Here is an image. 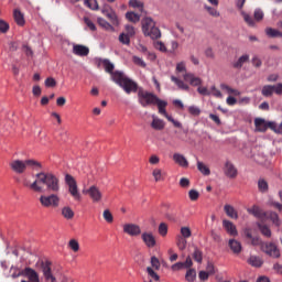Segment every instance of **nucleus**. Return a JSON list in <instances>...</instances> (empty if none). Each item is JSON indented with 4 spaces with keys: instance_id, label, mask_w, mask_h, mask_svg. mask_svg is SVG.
I'll return each mask as SVG.
<instances>
[{
    "instance_id": "obj_48",
    "label": "nucleus",
    "mask_w": 282,
    "mask_h": 282,
    "mask_svg": "<svg viewBox=\"0 0 282 282\" xmlns=\"http://www.w3.org/2000/svg\"><path fill=\"white\" fill-rule=\"evenodd\" d=\"M74 1H80V0H74ZM85 6L87 8H90V10H98V2L96 0H85Z\"/></svg>"
},
{
    "instance_id": "obj_61",
    "label": "nucleus",
    "mask_w": 282,
    "mask_h": 282,
    "mask_svg": "<svg viewBox=\"0 0 282 282\" xmlns=\"http://www.w3.org/2000/svg\"><path fill=\"white\" fill-rule=\"evenodd\" d=\"M253 17L254 21H263V11L261 9H256Z\"/></svg>"
},
{
    "instance_id": "obj_22",
    "label": "nucleus",
    "mask_w": 282,
    "mask_h": 282,
    "mask_svg": "<svg viewBox=\"0 0 282 282\" xmlns=\"http://www.w3.org/2000/svg\"><path fill=\"white\" fill-rule=\"evenodd\" d=\"M228 246L230 250L234 252V254H241L242 247L239 240L229 239Z\"/></svg>"
},
{
    "instance_id": "obj_64",
    "label": "nucleus",
    "mask_w": 282,
    "mask_h": 282,
    "mask_svg": "<svg viewBox=\"0 0 282 282\" xmlns=\"http://www.w3.org/2000/svg\"><path fill=\"white\" fill-rule=\"evenodd\" d=\"M151 265L154 270H160V260L155 256L151 258Z\"/></svg>"
},
{
    "instance_id": "obj_26",
    "label": "nucleus",
    "mask_w": 282,
    "mask_h": 282,
    "mask_svg": "<svg viewBox=\"0 0 282 282\" xmlns=\"http://www.w3.org/2000/svg\"><path fill=\"white\" fill-rule=\"evenodd\" d=\"M97 23L98 25H100V28H102L107 32H116V29L113 28V25H111V23L105 20V18H98Z\"/></svg>"
},
{
    "instance_id": "obj_60",
    "label": "nucleus",
    "mask_w": 282,
    "mask_h": 282,
    "mask_svg": "<svg viewBox=\"0 0 282 282\" xmlns=\"http://www.w3.org/2000/svg\"><path fill=\"white\" fill-rule=\"evenodd\" d=\"M124 29H126V34L128 36H135V28H133V25L127 24Z\"/></svg>"
},
{
    "instance_id": "obj_16",
    "label": "nucleus",
    "mask_w": 282,
    "mask_h": 282,
    "mask_svg": "<svg viewBox=\"0 0 282 282\" xmlns=\"http://www.w3.org/2000/svg\"><path fill=\"white\" fill-rule=\"evenodd\" d=\"M270 123H272V121L268 122L265 121V119L256 118L254 119L256 131H259L260 133H265V131L270 129Z\"/></svg>"
},
{
    "instance_id": "obj_33",
    "label": "nucleus",
    "mask_w": 282,
    "mask_h": 282,
    "mask_svg": "<svg viewBox=\"0 0 282 282\" xmlns=\"http://www.w3.org/2000/svg\"><path fill=\"white\" fill-rule=\"evenodd\" d=\"M158 109H159V113L161 116H166L169 112H166V107L169 106V102L162 100V99H159V101L155 102Z\"/></svg>"
},
{
    "instance_id": "obj_4",
    "label": "nucleus",
    "mask_w": 282,
    "mask_h": 282,
    "mask_svg": "<svg viewBox=\"0 0 282 282\" xmlns=\"http://www.w3.org/2000/svg\"><path fill=\"white\" fill-rule=\"evenodd\" d=\"M142 32L144 36H149L152 41L162 39V31L155 25V21L152 18L145 17L141 21Z\"/></svg>"
},
{
    "instance_id": "obj_43",
    "label": "nucleus",
    "mask_w": 282,
    "mask_h": 282,
    "mask_svg": "<svg viewBox=\"0 0 282 282\" xmlns=\"http://www.w3.org/2000/svg\"><path fill=\"white\" fill-rule=\"evenodd\" d=\"M248 213H250V215H253V217H263V210H261L259 206H253L252 208L248 209Z\"/></svg>"
},
{
    "instance_id": "obj_54",
    "label": "nucleus",
    "mask_w": 282,
    "mask_h": 282,
    "mask_svg": "<svg viewBox=\"0 0 282 282\" xmlns=\"http://www.w3.org/2000/svg\"><path fill=\"white\" fill-rule=\"evenodd\" d=\"M182 72L184 74H188V72H186V63L185 62H180L176 64V73L182 74Z\"/></svg>"
},
{
    "instance_id": "obj_21",
    "label": "nucleus",
    "mask_w": 282,
    "mask_h": 282,
    "mask_svg": "<svg viewBox=\"0 0 282 282\" xmlns=\"http://www.w3.org/2000/svg\"><path fill=\"white\" fill-rule=\"evenodd\" d=\"M151 127L154 129V131H164V127H166V123L164 122V120L153 115Z\"/></svg>"
},
{
    "instance_id": "obj_3",
    "label": "nucleus",
    "mask_w": 282,
    "mask_h": 282,
    "mask_svg": "<svg viewBox=\"0 0 282 282\" xmlns=\"http://www.w3.org/2000/svg\"><path fill=\"white\" fill-rule=\"evenodd\" d=\"M9 166L13 173H17V175H23V173L28 171V166L36 170L43 167V165L36 160H13L9 163Z\"/></svg>"
},
{
    "instance_id": "obj_14",
    "label": "nucleus",
    "mask_w": 282,
    "mask_h": 282,
    "mask_svg": "<svg viewBox=\"0 0 282 282\" xmlns=\"http://www.w3.org/2000/svg\"><path fill=\"white\" fill-rule=\"evenodd\" d=\"M102 14L107 17V19L110 21L111 25H120V19L118 18V14L115 10L111 8H106L102 10Z\"/></svg>"
},
{
    "instance_id": "obj_5",
    "label": "nucleus",
    "mask_w": 282,
    "mask_h": 282,
    "mask_svg": "<svg viewBox=\"0 0 282 282\" xmlns=\"http://www.w3.org/2000/svg\"><path fill=\"white\" fill-rule=\"evenodd\" d=\"M138 100L141 107H149L151 105H155L160 98L158 95L140 88L138 90Z\"/></svg>"
},
{
    "instance_id": "obj_49",
    "label": "nucleus",
    "mask_w": 282,
    "mask_h": 282,
    "mask_svg": "<svg viewBox=\"0 0 282 282\" xmlns=\"http://www.w3.org/2000/svg\"><path fill=\"white\" fill-rule=\"evenodd\" d=\"M119 41L123 44V45H130L131 43V36L128 35L127 33H121L119 35Z\"/></svg>"
},
{
    "instance_id": "obj_55",
    "label": "nucleus",
    "mask_w": 282,
    "mask_h": 282,
    "mask_svg": "<svg viewBox=\"0 0 282 282\" xmlns=\"http://www.w3.org/2000/svg\"><path fill=\"white\" fill-rule=\"evenodd\" d=\"M147 272H148L149 276H150L153 281H160V275H158V274L155 273V271L153 270V268L148 267V268H147Z\"/></svg>"
},
{
    "instance_id": "obj_11",
    "label": "nucleus",
    "mask_w": 282,
    "mask_h": 282,
    "mask_svg": "<svg viewBox=\"0 0 282 282\" xmlns=\"http://www.w3.org/2000/svg\"><path fill=\"white\" fill-rule=\"evenodd\" d=\"M42 272L45 281L56 282V278L52 274V262L45 261L41 263Z\"/></svg>"
},
{
    "instance_id": "obj_35",
    "label": "nucleus",
    "mask_w": 282,
    "mask_h": 282,
    "mask_svg": "<svg viewBox=\"0 0 282 282\" xmlns=\"http://www.w3.org/2000/svg\"><path fill=\"white\" fill-rule=\"evenodd\" d=\"M267 217H269L274 226H281V218H279V214H276L275 212H269L267 214Z\"/></svg>"
},
{
    "instance_id": "obj_2",
    "label": "nucleus",
    "mask_w": 282,
    "mask_h": 282,
    "mask_svg": "<svg viewBox=\"0 0 282 282\" xmlns=\"http://www.w3.org/2000/svg\"><path fill=\"white\" fill-rule=\"evenodd\" d=\"M112 82L116 83L126 94H135L138 93V83L129 78L124 73L116 70L112 74Z\"/></svg>"
},
{
    "instance_id": "obj_47",
    "label": "nucleus",
    "mask_w": 282,
    "mask_h": 282,
    "mask_svg": "<svg viewBox=\"0 0 282 282\" xmlns=\"http://www.w3.org/2000/svg\"><path fill=\"white\" fill-rule=\"evenodd\" d=\"M186 238H182V236L177 237L176 246L178 250H186Z\"/></svg>"
},
{
    "instance_id": "obj_31",
    "label": "nucleus",
    "mask_w": 282,
    "mask_h": 282,
    "mask_svg": "<svg viewBox=\"0 0 282 282\" xmlns=\"http://www.w3.org/2000/svg\"><path fill=\"white\" fill-rule=\"evenodd\" d=\"M261 95L264 96V98H272V96L274 95L273 85H264L262 87Z\"/></svg>"
},
{
    "instance_id": "obj_6",
    "label": "nucleus",
    "mask_w": 282,
    "mask_h": 282,
    "mask_svg": "<svg viewBox=\"0 0 282 282\" xmlns=\"http://www.w3.org/2000/svg\"><path fill=\"white\" fill-rule=\"evenodd\" d=\"M65 184L68 185V193L73 196L75 202H80L83 196L80 195V192H78V184L76 183V178H74L72 174H66Z\"/></svg>"
},
{
    "instance_id": "obj_36",
    "label": "nucleus",
    "mask_w": 282,
    "mask_h": 282,
    "mask_svg": "<svg viewBox=\"0 0 282 282\" xmlns=\"http://www.w3.org/2000/svg\"><path fill=\"white\" fill-rule=\"evenodd\" d=\"M152 176L154 177V182H163L164 172H162V169L156 167L152 171Z\"/></svg>"
},
{
    "instance_id": "obj_24",
    "label": "nucleus",
    "mask_w": 282,
    "mask_h": 282,
    "mask_svg": "<svg viewBox=\"0 0 282 282\" xmlns=\"http://www.w3.org/2000/svg\"><path fill=\"white\" fill-rule=\"evenodd\" d=\"M224 210L227 215V217H230V219H239V214L237 213V209L232 205L226 204L224 206Z\"/></svg>"
},
{
    "instance_id": "obj_34",
    "label": "nucleus",
    "mask_w": 282,
    "mask_h": 282,
    "mask_svg": "<svg viewBox=\"0 0 282 282\" xmlns=\"http://www.w3.org/2000/svg\"><path fill=\"white\" fill-rule=\"evenodd\" d=\"M241 17H242L245 23H247V25H249V28H254V25H257V21L254 19H252V15L242 11Z\"/></svg>"
},
{
    "instance_id": "obj_7",
    "label": "nucleus",
    "mask_w": 282,
    "mask_h": 282,
    "mask_svg": "<svg viewBox=\"0 0 282 282\" xmlns=\"http://www.w3.org/2000/svg\"><path fill=\"white\" fill-rule=\"evenodd\" d=\"M40 204L43 208H58V206H61V197L56 194H51L48 196L41 195Z\"/></svg>"
},
{
    "instance_id": "obj_10",
    "label": "nucleus",
    "mask_w": 282,
    "mask_h": 282,
    "mask_svg": "<svg viewBox=\"0 0 282 282\" xmlns=\"http://www.w3.org/2000/svg\"><path fill=\"white\" fill-rule=\"evenodd\" d=\"M224 174L230 180H235L239 175V171L231 161H226L224 165Z\"/></svg>"
},
{
    "instance_id": "obj_63",
    "label": "nucleus",
    "mask_w": 282,
    "mask_h": 282,
    "mask_svg": "<svg viewBox=\"0 0 282 282\" xmlns=\"http://www.w3.org/2000/svg\"><path fill=\"white\" fill-rule=\"evenodd\" d=\"M273 94H276V96H282V83L273 85Z\"/></svg>"
},
{
    "instance_id": "obj_58",
    "label": "nucleus",
    "mask_w": 282,
    "mask_h": 282,
    "mask_svg": "<svg viewBox=\"0 0 282 282\" xmlns=\"http://www.w3.org/2000/svg\"><path fill=\"white\" fill-rule=\"evenodd\" d=\"M84 22L91 32H96V24L94 23V21H91V19L84 18Z\"/></svg>"
},
{
    "instance_id": "obj_56",
    "label": "nucleus",
    "mask_w": 282,
    "mask_h": 282,
    "mask_svg": "<svg viewBox=\"0 0 282 282\" xmlns=\"http://www.w3.org/2000/svg\"><path fill=\"white\" fill-rule=\"evenodd\" d=\"M104 219L108 223V224H112L113 223V215L111 214V212L109 209H105L104 210Z\"/></svg>"
},
{
    "instance_id": "obj_15",
    "label": "nucleus",
    "mask_w": 282,
    "mask_h": 282,
    "mask_svg": "<svg viewBox=\"0 0 282 282\" xmlns=\"http://www.w3.org/2000/svg\"><path fill=\"white\" fill-rule=\"evenodd\" d=\"M183 79L185 83H188L192 87L202 86V78L195 76L193 73L183 74Z\"/></svg>"
},
{
    "instance_id": "obj_25",
    "label": "nucleus",
    "mask_w": 282,
    "mask_h": 282,
    "mask_svg": "<svg viewBox=\"0 0 282 282\" xmlns=\"http://www.w3.org/2000/svg\"><path fill=\"white\" fill-rule=\"evenodd\" d=\"M13 19H14L17 25H20V26L25 25V17L21 12V10L14 9V11H13Z\"/></svg>"
},
{
    "instance_id": "obj_44",
    "label": "nucleus",
    "mask_w": 282,
    "mask_h": 282,
    "mask_svg": "<svg viewBox=\"0 0 282 282\" xmlns=\"http://www.w3.org/2000/svg\"><path fill=\"white\" fill-rule=\"evenodd\" d=\"M196 278H197V272L195 271V269L187 270L185 274L186 281L194 282Z\"/></svg>"
},
{
    "instance_id": "obj_53",
    "label": "nucleus",
    "mask_w": 282,
    "mask_h": 282,
    "mask_svg": "<svg viewBox=\"0 0 282 282\" xmlns=\"http://www.w3.org/2000/svg\"><path fill=\"white\" fill-rule=\"evenodd\" d=\"M188 197L191 202H197L199 199V192H197V189H191L188 192Z\"/></svg>"
},
{
    "instance_id": "obj_1",
    "label": "nucleus",
    "mask_w": 282,
    "mask_h": 282,
    "mask_svg": "<svg viewBox=\"0 0 282 282\" xmlns=\"http://www.w3.org/2000/svg\"><path fill=\"white\" fill-rule=\"evenodd\" d=\"M51 193H58L61 191V180L52 172H40L35 174V181L31 185L33 193H43L45 187Z\"/></svg>"
},
{
    "instance_id": "obj_39",
    "label": "nucleus",
    "mask_w": 282,
    "mask_h": 282,
    "mask_svg": "<svg viewBox=\"0 0 282 282\" xmlns=\"http://www.w3.org/2000/svg\"><path fill=\"white\" fill-rule=\"evenodd\" d=\"M258 228L261 235H263V237H268V238L272 237V230H270V227H268L267 225L259 224Z\"/></svg>"
},
{
    "instance_id": "obj_18",
    "label": "nucleus",
    "mask_w": 282,
    "mask_h": 282,
    "mask_svg": "<svg viewBox=\"0 0 282 282\" xmlns=\"http://www.w3.org/2000/svg\"><path fill=\"white\" fill-rule=\"evenodd\" d=\"M99 65H102L105 72H107V74H110L111 80H113V74H116V72H113V69H116L113 63H111V61L109 59H100Z\"/></svg>"
},
{
    "instance_id": "obj_62",
    "label": "nucleus",
    "mask_w": 282,
    "mask_h": 282,
    "mask_svg": "<svg viewBox=\"0 0 282 282\" xmlns=\"http://www.w3.org/2000/svg\"><path fill=\"white\" fill-rule=\"evenodd\" d=\"M188 113H191V116H199V113H202V110L198 107L189 106Z\"/></svg>"
},
{
    "instance_id": "obj_41",
    "label": "nucleus",
    "mask_w": 282,
    "mask_h": 282,
    "mask_svg": "<svg viewBox=\"0 0 282 282\" xmlns=\"http://www.w3.org/2000/svg\"><path fill=\"white\" fill-rule=\"evenodd\" d=\"M126 19L131 23H138V21H140V15L133 11H130L126 13Z\"/></svg>"
},
{
    "instance_id": "obj_29",
    "label": "nucleus",
    "mask_w": 282,
    "mask_h": 282,
    "mask_svg": "<svg viewBox=\"0 0 282 282\" xmlns=\"http://www.w3.org/2000/svg\"><path fill=\"white\" fill-rule=\"evenodd\" d=\"M248 263L252 265V268H261V265H263V259L259 256H250Z\"/></svg>"
},
{
    "instance_id": "obj_28",
    "label": "nucleus",
    "mask_w": 282,
    "mask_h": 282,
    "mask_svg": "<svg viewBox=\"0 0 282 282\" xmlns=\"http://www.w3.org/2000/svg\"><path fill=\"white\" fill-rule=\"evenodd\" d=\"M171 80L178 87V89H182L183 91H188L191 89L188 84L184 83V80H182L175 76H171Z\"/></svg>"
},
{
    "instance_id": "obj_30",
    "label": "nucleus",
    "mask_w": 282,
    "mask_h": 282,
    "mask_svg": "<svg viewBox=\"0 0 282 282\" xmlns=\"http://www.w3.org/2000/svg\"><path fill=\"white\" fill-rule=\"evenodd\" d=\"M265 34L270 39H282V32L276 30V29L267 28L265 29Z\"/></svg>"
},
{
    "instance_id": "obj_13",
    "label": "nucleus",
    "mask_w": 282,
    "mask_h": 282,
    "mask_svg": "<svg viewBox=\"0 0 282 282\" xmlns=\"http://www.w3.org/2000/svg\"><path fill=\"white\" fill-rule=\"evenodd\" d=\"M123 232L130 237H138L142 235V229L135 224H126L123 225Z\"/></svg>"
},
{
    "instance_id": "obj_40",
    "label": "nucleus",
    "mask_w": 282,
    "mask_h": 282,
    "mask_svg": "<svg viewBox=\"0 0 282 282\" xmlns=\"http://www.w3.org/2000/svg\"><path fill=\"white\" fill-rule=\"evenodd\" d=\"M193 259L196 261V263H202V261H204V252H202L199 248H195L193 252Z\"/></svg>"
},
{
    "instance_id": "obj_8",
    "label": "nucleus",
    "mask_w": 282,
    "mask_h": 282,
    "mask_svg": "<svg viewBox=\"0 0 282 282\" xmlns=\"http://www.w3.org/2000/svg\"><path fill=\"white\" fill-rule=\"evenodd\" d=\"M261 250L272 259H279L281 257V251L274 242H264Z\"/></svg>"
},
{
    "instance_id": "obj_12",
    "label": "nucleus",
    "mask_w": 282,
    "mask_h": 282,
    "mask_svg": "<svg viewBox=\"0 0 282 282\" xmlns=\"http://www.w3.org/2000/svg\"><path fill=\"white\" fill-rule=\"evenodd\" d=\"M20 274H22V276H25L26 279H29V282H41L36 270H34L30 267H26L22 271H20Z\"/></svg>"
},
{
    "instance_id": "obj_42",
    "label": "nucleus",
    "mask_w": 282,
    "mask_h": 282,
    "mask_svg": "<svg viewBox=\"0 0 282 282\" xmlns=\"http://www.w3.org/2000/svg\"><path fill=\"white\" fill-rule=\"evenodd\" d=\"M129 6L130 8H137L138 10H140V12L144 10V2L140 0H129Z\"/></svg>"
},
{
    "instance_id": "obj_23",
    "label": "nucleus",
    "mask_w": 282,
    "mask_h": 282,
    "mask_svg": "<svg viewBox=\"0 0 282 282\" xmlns=\"http://www.w3.org/2000/svg\"><path fill=\"white\" fill-rule=\"evenodd\" d=\"M173 160L178 166H183V169L188 167V160H186V156L180 153H174L173 154Z\"/></svg>"
},
{
    "instance_id": "obj_50",
    "label": "nucleus",
    "mask_w": 282,
    "mask_h": 282,
    "mask_svg": "<svg viewBox=\"0 0 282 282\" xmlns=\"http://www.w3.org/2000/svg\"><path fill=\"white\" fill-rule=\"evenodd\" d=\"M68 247L70 248V250H73V252H78V250H80V245L77 242L76 239L69 240Z\"/></svg>"
},
{
    "instance_id": "obj_27",
    "label": "nucleus",
    "mask_w": 282,
    "mask_h": 282,
    "mask_svg": "<svg viewBox=\"0 0 282 282\" xmlns=\"http://www.w3.org/2000/svg\"><path fill=\"white\" fill-rule=\"evenodd\" d=\"M248 61H250V55L245 54V55L240 56L237 62L232 63V67L235 69H241L243 67V64L248 63Z\"/></svg>"
},
{
    "instance_id": "obj_32",
    "label": "nucleus",
    "mask_w": 282,
    "mask_h": 282,
    "mask_svg": "<svg viewBox=\"0 0 282 282\" xmlns=\"http://www.w3.org/2000/svg\"><path fill=\"white\" fill-rule=\"evenodd\" d=\"M197 170L199 171V173H202V175H210V167H208V165L199 160H197Z\"/></svg>"
},
{
    "instance_id": "obj_19",
    "label": "nucleus",
    "mask_w": 282,
    "mask_h": 282,
    "mask_svg": "<svg viewBox=\"0 0 282 282\" xmlns=\"http://www.w3.org/2000/svg\"><path fill=\"white\" fill-rule=\"evenodd\" d=\"M73 54H75V56H89V47L83 44H75L73 46Z\"/></svg>"
},
{
    "instance_id": "obj_51",
    "label": "nucleus",
    "mask_w": 282,
    "mask_h": 282,
    "mask_svg": "<svg viewBox=\"0 0 282 282\" xmlns=\"http://www.w3.org/2000/svg\"><path fill=\"white\" fill-rule=\"evenodd\" d=\"M10 30V24L8 22H6L4 20L0 19V32L2 34H7V32H9Z\"/></svg>"
},
{
    "instance_id": "obj_59",
    "label": "nucleus",
    "mask_w": 282,
    "mask_h": 282,
    "mask_svg": "<svg viewBox=\"0 0 282 282\" xmlns=\"http://www.w3.org/2000/svg\"><path fill=\"white\" fill-rule=\"evenodd\" d=\"M250 241H251V246H260V250H262L263 243H265L259 237H253V238H251Z\"/></svg>"
},
{
    "instance_id": "obj_38",
    "label": "nucleus",
    "mask_w": 282,
    "mask_h": 282,
    "mask_svg": "<svg viewBox=\"0 0 282 282\" xmlns=\"http://www.w3.org/2000/svg\"><path fill=\"white\" fill-rule=\"evenodd\" d=\"M220 89H223V91H227V94H230L232 96H240L241 93L235 88H231L230 86L226 85V84H221L220 85Z\"/></svg>"
},
{
    "instance_id": "obj_17",
    "label": "nucleus",
    "mask_w": 282,
    "mask_h": 282,
    "mask_svg": "<svg viewBox=\"0 0 282 282\" xmlns=\"http://www.w3.org/2000/svg\"><path fill=\"white\" fill-rule=\"evenodd\" d=\"M223 228H225L227 235H229L230 237H237L239 235L237 226H235L234 223L230 220H223Z\"/></svg>"
},
{
    "instance_id": "obj_20",
    "label": "nucleus",
    "mask_w": 282,
    "mask_h": 282,
    "mask_svg": "<svg viewBox=\"0 0 282 282\" xmlns=\"http://www.w3.org/2000/svg\"><path fill=\"white\" fill-rule=\"evenodd\" d=\"M142 241L145 243L148 248H155V236L151 232H143L141 236Z\"/></svg>"
},
{
    "instance_id": "obj_37",
    "label": "nucleus",
    "mask_w": 282,
    "mask_h": 282,
    "mask_svg": "<svg viewBox=\"0 0 282 282\" xmlns=\"http://www.w3.org/2000/svg\"><path fill=\"white\" fill-rule=\"evenodd\" d=\"M62 215L64 219H74V210L69 206L62 208Z\"/></svg>"
},
{
    "instance_id": "obj_45",
    "label": "nucleus",
    "mask_w": 282,
    "mask_h": 282,
    "mask_svg": "<svg viewBox=\"0 0 282 282\" xmlns=\"http://www.w3.org/2000/svg\"><path fill=\"white\" fill-rule=\"evenodd\" d=\"M258 188H259L260 193H268L269 186H268L267 181L263 178H260L258 181Z\"/></svg>"
},
{
    "instance_id": "obj_52",
    "label": "nucleus",
    "mask_w": 282,
    "mask_h": 282,
    "mask_svg": "<svg viewBox=\"0 0 282 282\" xmlns=\"http://www.w3.org/2000/svg\"><path fill=\"white\" fill-rule=\"evenodd\" d=\"M181 237L183 238V239H188L189 237H191V235H193V232L191 231V228H188V227H182L181 228Z\"/></svg>"
},
{
    "instance_id": "obj_46",
    "label": "nucleus",
    "mask_w": 282,
    "mask_h": 282,
    "mask_svg": "<svg viewBox=\"0 0 282 282\" xmlns=\"http://www.w3.org/2000/svg\"><path fill=\"white\" fill-rule=\"evenodd\" d=\"M159 235H161V237L169 235V226L165 223L159 225Z\"/></svg>"
},
{
    "instance_id": "obj_57",
    "label": "nucleus",
    "mask_w": 282,
    "mask_h": 282,
    "mask_svg": "<svg viewBox=\"0 0 282 282\" xmlns=\"http://www.w3.org/2000/svg\"><path fill=\"white\" fill-rule=\"evenodd\" d=\"M132 61H133L134 65H138L139 67H147V63L144 62V59H142L139 56H133Z\"/></svg>"
},
{
    "instance_id": "obj_9",
    "label": "nucleus",
    "mask_w": 282,
    "mask_h": 282,
    "mask_svg": "<svg viewBox=\"0 0 282 282\" xmlns=\"http://www.w3.org/2000/svg\"><path fill=\"white\" fill-rule=\"evenodd\" d=\"M83 194L89 196L95 204L102 202V192L96 185H91L88 189H83Z\"/></svg>"
}]
</instances>
